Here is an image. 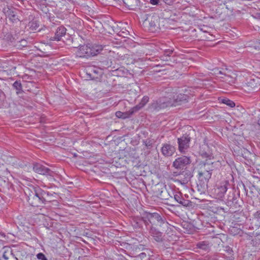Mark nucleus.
Returning a JSON list of instances; mask_svg holds the SVG:
<instances>
[{"mask_svg":"<svg viewBox=\"0 0 260 260\" xmlns=\"http://www.w3.org/2000/svg\"><path fill=\"white\" fill-rule=\"evenodd\" d=\"M36 256L39 260H48L46 256L41 252L38 253Z\"/></svg>","mask_w":260,"mask_h":260,"instance_id":"30","label":"nucleus"},{"mask_svg":"<svg viewBox=\"0 0 260 260\" xmlns=\"http://www.w3.org/2000/svg\"><path fill=\"white\" fill-rule=\"evenodd\" d=\"M33 170L36 173L43 175H48L53 177L54 174V172L53 171L39 163H36L34 164Z\"/></svg>","mask_w":260,"mask_h":260,"instance_id":"11","label":"nucleus"},{"mask_svg":"<svg viewBox=\"0 0 260 260\" xmlns=\"http://www.w3.org/2000/svg\"><path fill=\"white\" fill-rule=\"evenodd\" d=\"M13 88L16 90V93L19 94L22 92V86L20 81H16L13 84Z\"/></svg>","mask_w":260,"mask_h":260,"instance_id":"26","label":"nucleus"},{"mask_svg":"<svg viewBox=\"0 0 260 260\" xmlns=\"http://www.w3.org/2000/svg\"><path fill=\"white\" fill-rule=\"evenodd\" d=\"M46 0H35V1L37 3H41L45 1Z\"/></svg>","mask_w":260,"mask_h":260,"instance_id":"39","label":"nucleus"},{"mask_svg":"<svg viewBox=\"0 0 260 260\" xmlns=\"http://www.w3.org/2000/svg\"><path fill=\"white\" fill-rule=\"evenodd\" d=\"M252 223H254L256 228L260 226V210L257 211L254 214Z\"/></svg>","mask_w":260,"mask_h":260,"instance_id":"24","label":"nucleus"},{"mask_svg":"<svg viewBox=\"0 0 260 260\" xmlns=\"http://www.w3.org/2000/svg\"><path fill=\"white\" fill-rule=\"evenodd\" d=\"M49 197H48V199L49 201H45V203L46 202H50L51 201H54L51 198L53 196V194H51V193H49Z\"/></svg>","mask_w":260,"mask_h":260,"instance_id":"35","label":"nucleus"},{"mask_svg":"<svg viewBox=\"0 0 260 260\" xmlns=\"http://www.w3.org/2000/svg\"><path fill=\"white\" fill-rule=\"evenodd\" d=\"M257 124L260 126V118L258 120Z\"/></svg>","mask_w":260,"mask_h":260,"instance_id":"41","label":"nucleus"},{"mask_svg":"<svg viewBox=\"0 0 260 260\" xmlns=\"http://www.w3.org/2000/svg\"><path fill=\"white\" fill-rule=\"evenodd\" d=\"M218 74H220L222 75H224L225 76V80L226 81H228L229 82L234 83L235 82V79L232 78L231 80H229V78H231L230 76L226 75L225 74H223L221 71H219L218 72ZM220 78L224 79V78L223 76H221Z\"/></svg>","mask_w":260,"mask_h":260,"instance_id":"29","label":"nucleus"},{"mask_svg":"<svg viewBox=\"0 0 260 260\" xmlns=\"http://www.w3.org/2000/svg\"><path fill=\"white\" fill-rule=\"evenodd\" d=\"M141 218L146 228L162 226L168 223L166 217L157 212L144 211L141 215Z\"/></svg>","mask_w":260,"mask_h":260,"instance_id":"2","label":"nucleus"},{"mask_svg":"<svg viewBox=\"0 0 260 260\" xmlns=\"http://www.w3.org/2000/svg\"><path fill=\"white\" fill-rule=\"evenodd\" d=\"M66 28L62 26L58 27L55 32L54 37H51L49 38L50 41H60L62 37L64 36L66 33Z\"/></svg>","mask_w":260,"mask_h":260,"instance_id":"16","label":"nucleus"},{"mask_svg":"<svg viewBox=\"0 0 260 260\" xmlns=\"http://www.w3.org/2000/svg\"><path fill=\"white\" fill-rule=\"evenodd\" d=\"M149 234L153 239L157 242H161L163 241V233L158 231L155 227L146 228Z\"/></svg>","mask_w":260,"mask_h":260,"instance_id":"14","label":"nucleus"},{"mask_svg":"<svg viewBox=\"0 0 260 260\" xmlns=\"http://www.w3.org/2000/svg\"><path fill=\"white\" fill-rule=\"evenodd\" d=\"M125 6L129 10H135L140 6L139 0H123Z\"/></svg>","mask_w":260,"mask_h":260,"instance_id":"20","label":"nucleus"},{"mask_svg":"<svg viewBox=\"0 0 260 260\" xmlns=\"http://www.w3.org/2000/svg\"><path fill=\"white\" fill-rule=\"evenodd\" d=\"M198 245L199 248L202 249H205L207 247V245L204 242L200 243Z\"/></svg>","mask_w":260,"mask_h":260,"instance_id":"33","label":"nucleus"},{"mask_svg":"<svg viewBox=\"0 0 260 260\" xmlns=\"http://www.w3.org/2000/svg\"><path fill=\"white\" fill-rule=\"evenodd\" d=\"M49 192L38 188L28 193L27 201L32 206L38 207L42 204H45V201H49Z\"/></svg>","mask_w":260,"mask_h":260,"instance_id":"3","label":"nucleus"},{"mask_svg":"<svg viewBox=\"0 0 260 260\" xmlns=\"http://www.w3.org/2000/svg\"><path fill=\"white\" fill-rule=\"evenodd\" d=\"M143 143L148 149H150L152 146V144L150 140H146L144 141Z\"/></svg>","mask_w":260,"mask_h":260,"instance_id":"31","label":"nucleus"},{"mask_svg":"<svg viewBox=\"0 0 260 260\" xmlns=\"http://www.w3.org/2000/svg\"><path fill=\"white\" fill-rule=\"evenodd\" d=\"M17 11L18 10L12 6L6 5L3 9V12L6 17L13 23L19 21Z\"/></svg>","mask_w":260,"mask_h":260,"instance_id":"6","label":"nucleus"},{"mask_svg":"<svg viewBox=\"0 0 260 260\" xmlns=\"http://www.w3.org/2000/svg\"><path fill=\"white\" fill-rule=\"evenodd\" d=\"M175 200L184 207H191L192 202L189 200L184 199L180 193L175 194L174 196Z\"/></svg>","mask_w":260,"mask_h":260,"instance_id":"19","label":"nucleus"},{"mask_svg":"<svg viewBox=\"0 0 260 260\" xmlns=\"http://www.w3.org/2000/svg\"><path fill=\"white\" fill-rule=\"evenodd\" d=\"M225 162L222 160L212 162H203L200 164V170L198 171V179L200 184L202 186L207 185V183L211 178L212 172L215 169L220 168L224 166Z\"/></svg>","mask_w":260,"mask_h":260,"instance_id":"1","label":"nucleus"},{"mask_svg":"<svg viewBox=\"0 0 260 260\" xmlns=\"http://www.w3.org/2000/svg\"><path fill=\"white\" fill-rule=\"evenodd\" d=\"M166 3H168V2H167L168 0H164Z\"/></svg>","mask_w":260,"mask_h":260,"instance_id":"42","label":"nucleus"},{"mask_svg":"<svg viewBox=\"0 0 260 260\" xmlns=\"http://www.w3.org/2000/svg\"><path fill=\"white\" fill-rule=\"evenodd\" d=\"M173 51L171 49L165 50L164 52V54L170 58L171 54L173 53Z\"/></svg>","mask_w":260,"mask_h":260,"instance_id":"32","label":"nucleus"},{"mask_svg":"<svg viewBox=\"0 0 260 260\" xmlns=\"http://www.w3.org/2000/svg\"><path fill=\"white\" fill-rule=\"evenodd\" d=\"M149 98L148 96H144L140 103L133 108L132 113H136L143 107L149 102Z\"/></svg>","mask_w":260,"mask_h":260,"instance_id":"22","label":"nucleus"},{"mask_svg":"<svg viewBox=\"0 0 260 260\" xmlns=\"http://www.w3.org/2000/svg\"><path fill=\"white\" fill-rule=\"evenodd\" d=\"M190 140L189 136L186 134L177 139L178 150L180 153H185L187 151L189 148Z\"/></svg>","mask_w":260,"mask_h":260,"instance_id":"7","label":"nucleus"},{"mask_svg":"<svg viewBox=\"0 0 260 260\" xmlns=\"http://www.w3.org/2000/svg\"><path fill=\"white\" fill-rule=\"evenodd\" d=\"M88 45L89 46V57L97 55L103 50V47L101 45L96 44H88Z\"/></svg>","mask_w":260,"mask_h":260,"instance_id":"21","label":"nucleus"},{"mask_svg":"<svg viewBox=\"0 0 260 260\" xmlns=\"http://www.w3.org/2000/svg\"><path fill=\"white\" fill-rule=\"evenodd\" d=\"M176 151V147L170 143L162 144L161 148V152L165 157L172 156Z\"/></svg>","mask_w":260,"mask_h":260,"instance_id":"13","label":"nucleus"},{"mask_svg":"<svg viewBox=\"0 0 260 260\" xmlns=\"http://www.w3.org/2000/svg\"><path fill=\"white\" fill-rule=\"evenodd\" d=\"M151 107L152 109L157 111L168 107H172L171 98L169 96L160 98L154 101Z\"/></svg>","mask_w":260,"mask_h":260,"instance_id":"5","label":"nucleus"},{"mask_svg":"<svg viewBox=\"0 0 260 260\" xmlns=\"http://www.w3.org/2000/svg\"><path fill=\"white\" fill-rule=\"evenodd\" d=\"M21 1L23 2V1H24V0H21Z\"/></svg>","mask_w":260,"mask_h":260,"instance_id":"43","label":"nucleus"},{"mask_svg":"<svg viewBox=\"0 0 260 260\" xmlns=\"http://www.w3.org/2000/svg\"><path fill=\"white\" fill-rule=\"evenodd\" d=\"M230 232L231 234L235 236V235H239L240 236H242L244 232L243 231L236 226L231 227L230 229Z\"/></svg>","mask_w":260,"mask_h":260,"instance_id":"25","label":"nucleus"},{"mask_svg":"<svg viewBox=\"0 0 260 260\" xmlns=\"http://www.w3.org/2000/svg\"><path fill=\"white\" fill-rule=\"evenodd\" d=\"M174 176H175L180 175H182L184 176V178L183 179H181V180L180 181L181 183L184 184L187 183L193 176L192 173L187 169L180 171L179 173L174 172Z\"/></svg>","mask_w":260,"mask_h":260,"instance_id":"17","label":"nucleus"},{"mask_svg":"<svg viewBox=\"0 0 260 260\" xmlns=\"http://www.w3.org/2000/svg\"><path fill=\"white\" fill-rule=\"evenodd\" d=\"M119 57L120 59L123 60L124 58V55H121V54H120Z\"/></svg>","mask_w":260,"mask_h":260,"instance_id":"38","label":"nucleus"},{"mask_svg":"<svg viewBox=\"0 0 260 260\" xmlns=\"http://www.w3.org/2000/svg\"><path fill=\"white\" fill-rule=\"evenodd\" d=\"M191 158L189 156L181 155L176 158L173 162L172 167L178 171L186 170L191 163Z\"/></svg>","mask_w":260,"mask_h":260,"instance_id":"4","label":"nucleus"},{"mask_svg":"<svg viewBox=\"0 0 260 260\" xmlns=\"http://www.w3.org/2000/svg\"><path fill=\"white\" fill-rule=\"evenodd\" d=\"M258 79H250L242 85L243 89L247 93L255 91L259 85Z\"/></svg>","mask_w":260,"mask_h":260,"instance_id":"9","label":"nucleus"},{"mask_svg":"<svg viewBox=\"0 0 260 260\" xmlns=\"http://www.w3.org/2000/svg\"><path fill=\"white\" fill-rule=\"evenodd\" d=\"M89 46L88 45H83L79 46V47L76 52V55L79 57H88L89 54Z\"/></svg>","mask_w":260,"mask_h":260,"instance_id":"18","label":"nucleus"},{"mask_svg":"<svg viewBox=\"0 0 260 260\" xmlns=\"http://www.w3.org/2000/svg\"><path fill=\"white\" fill-rule=\"evenodd\" d=\"M28 27L31 30H36L39 28V24L37 21L32 20L29 22Z\"/></svg>","mask_w":260,"mask_h":260,"instance_id":"27","label":"nucleus"},{"mask_svg":"<svg viewBox=\"0 0 260 260\" xmlns=\"http://www.w3.org/2000/svg\"><path fill=\"white\" fill-rule=\"evenodd\" d=\"M133 108H131L129 111L125 112H122L121 111H117L115 113V115L117 117L126 119L129 117L131 115H132L134 113H132Z\"/></svg>","mask_w":260,"mask_h":260,"instance_id":"23","label":"nucleus"},{"mask_svg":"<svg viewBox=\"0 0 260 260\" xmlns=\"http://www.w3.org/2000/svg\"><path fill=\"white\" fill-rule=\"evenodd\" d=\"M239 196V193H236L235 190L229 192L227 199V204L229 206H234L237 208L239 206L238 204Z\"/></svg>","mask_w":260,"mask_h":260,"instance_id":"12","label":"nucleus"},{"mask_svg":"<svg viewBox=\"0 0 260 260\" xmlns=\"http://www.w3.org/2000/svg\"><path fill=\"white\" fill-rule=\"evenodd\" d=\"M91 71L96 74H98L99 73V70L98 69H92Z\"/></svg>","mask_w":260,"mask_h":260,"instance_id":"37","label":"nucleus"},{"mask_svg":"<svg viewBox=\"0 0 260 260\" xmlns=\"http://www.w3.org/2000/svg\"><path fill=\"white\" fill-rule=\"evenodd\" d=\"M199 154L203 158L207 159L205 162H207L208 159L211 160L214 158L213 154L209 150L208 146L205 144L200 146Z\"/></svg>","mask_w":260,"mask_h":260,"instance_id":"15","label":"nucleus"},{"mask_svg":"<svg viewBox=\"0 0 260 260\" xmlns=\"http://www.w3.org/2000/svg\"><path fill=\"white\" fill-rule=\"evenodd\" d=\"M3 257L6 260H7L8 259V257L7 256H6V255L5 254H3Z\"/></svg>","mask_w":260,"mask_h":260,"instance_id":"40","label":"nucleus"},{"mask_svg":"<svg viewBox=\"0 0 260 260\" xmlns=\"http://www.w3.org/2000/svg\"><path fill=\"white\" fill-rule=\"evenodd\" d=\"M170 98L172 107H176L187 102L189 96L187 93H179L171 96Z\"/></svg>","mask_w":260,"mask_h":260,"instance_id":"8","label":"nucleus"},{"mask_svg":"<svg viewBox=\"0 0 260 260\" xmlns=\"http://www.w3.org/2000/svg\"><path fill=\"white\" fill-rule=\"evenodd\" d=\"M150 3L153 5H157L158 3V0H150Z\"/></svg>","mask_w":260,"mask_h":260,"instance_id":"36","label":"nucleus"},{"mask_svg":"<svg viewBox=\"0 0 260 260\" xmlns=\"http://www.w3.org/2000/svg\"><path fill=\"white\" fill-rule=\"evenodd\" d=\"M222 103L232 108L235 106V103L228 99H223Z\"/></svg>","mask_w":260,"mask_h":260,"instance_id":"28","label":"nucleus"},{"mask_svg":"<svg viewBox=\"0 0 260 260\" xmlns=\"http://www.w3.org/2000/svg\"><path fill=\"white\" fill-rule=\"evenodd\" d=\"M160 58L164 61H168L169 60V57L165 56L164 54L160 56Z\"/></svg>","mask_w":260,"mask_h":260,"instance_id":"34","label":"nucleus"},{"mask_svg":"<svg viewBox=\"0 0 260 260\" xmlns=\"http://www.w3.org/2000/svg\"><path fill=\"white\" fill-rule=\"evenodd\" d=\"M229 184L227 181L222 182L214 189V195L218 199H222L228 189V185Z\"/></svg>","mask_w":260,"mask_h":260,"instance_id":"10","label":"nucleus"}]
</instances>
